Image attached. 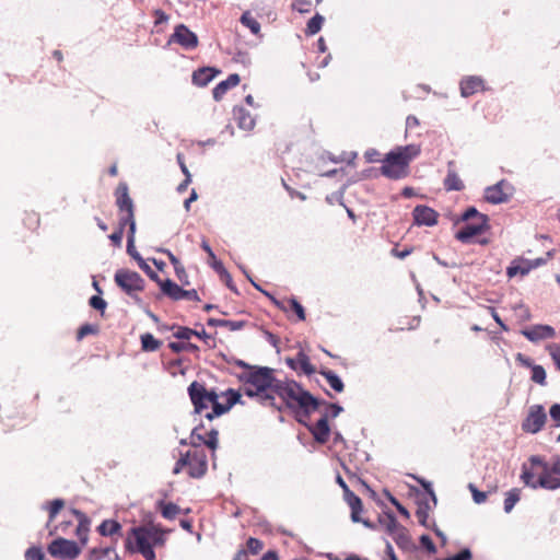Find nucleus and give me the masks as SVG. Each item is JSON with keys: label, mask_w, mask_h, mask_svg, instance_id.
I'll list each match as a JSON object with an SVG mask.
<instances>
[{"label": "nucleus", "mask_w": 560, "mask_h": 560, "mask_svg": "<svg viewBox=\"0 0 560 560\" xmlns=\"http://www.w3.org/2000/svg\"><path fill=\"white\" fill-rule=\"evenodd\" d=\"M179 511V506L175 503H162L161 514L166 520H174Z\"/></svg>", "instance_id": "nucleus-36"}, {"label": "nucleus", "mask_w": 560, "mask_h": 560, "mask_svg": "<svg viewBox=\"0 0 560 560\" xmlns=\"http://www.w3.org/2000/svg\"><path fill=\"white\" fill-rule=\"evenodd\" d=\"M170 42L177 43L185 49H194L198 45V37L187 26L179 24L175 27Z\"/></svg>", "instance_id": "nucleus-14"}, {"label": "nucleus", "mask_w": 560, "mask_h": 560, "mask_svg": "<svg viewBox=\"0 0 560 560\" xmlns=\"http://www.w3.org/2000/svg\"><path fill=\"white\" fill-rule=\"evenodd\" d=\"M125 226L126 225H122V220L119 219V228L117 231L113 232L110 235H109V240L112 241V243L115 245V246H120L121 245V241H122V236H124V230H125Z\"/></svg>", "instance_id": "nucleus-44"}, {"label": "nucleus", "mask_w": 560, "mask_h": 560, "mask_svg": "<svg viewBox=\"0 0 560 560\" xmlns=\"http://www.w3.org/2000/svg\"><path fill=\"white\" fill-rule=\"evenodd\" d=\"M326 155L331 162H334L336 164L347 162V164L349 165L355 159L357 153L351 151V152H343L339 156H335L331 153H327Z\"/></svg>", "instance_id": "nucleus-38"}, {"label": "nucleus", "mask_w": 560, "mask_h": 560, "mask_svg": "<svg viewBox=\"0 0 560 560\" xmlns=\"http://www.w3.org/2000/svg\"><path fill=\"white\" fill-rule=\"evenodd\" d=\"M233 560H248V551L245 548L238 549Z\"/></svg>", "instance_id": "nucleus-64"}, {"label": "nucleus", "mask_w": 560, "mask_h": 560, "mask_svg": "<svg viewBox=\"0 0 560 560\" xmlns=\"http://www.w3.org/2000/svg\"><path fill=\"white\" fill-rule=\"evenodd\" d=\"M240 75L236 73L230 74L226 80L221 81L213 89L212 94L215 101H220L224 94L231 89L236 86L240 83Z\"/></svg>", "instance_id": "nucleus-25"}, {"label": "nucleus", "mask_w": 560, "mask_h": 560, "mask_svg": "<svg viewBox=\"0 0 560 560\" xmlns=\"http://www.w3.org/2000/svg\"><path fill=\"white\" fill-rule=\"evenodd\" d=\"M420 542L430 553H434L436 551L432 539L428 535H422L420 537Z\"/></svg>", "instance_id": "nucleus-55"}, {"label": "nucleus", "mask_w": 560, "mask_h": 560, "mask_svg": "<svg viewBox=\"0 0 560 560\" xmlns=\"http://www.w3.org/2000/svg\"><path fill=\"white\" fill-rule=\"evenodd\" d=\"M345 499L351 509V518L353 522H360L359 514L362 512V501L352 491L345 494Z\"/></svg>", "instance_id": "nucleus-29"}, {"label": "nucleus", "mask_w": 560, "mask_h": 560, "mask_svg": "<svg viewBox=\"0 0 560 560\" xmlns=\"http://www.w3.org/2000/svg\"><path fill=\"white\" fill-rule=\"evenodd\" d=\"M312 434L318 443H326L329 440L330 428L327 416L322 417L311 429Z\"/></svg>", "instance_id": "nucleus-24"}, {"label": "nucleus", "mask_w": 560, "mask_h": 560, "mask_svg": "<svg viewBox=\"0 0 560 560\" xmlns=\"http://www.w3.org/2000/svg\"><path fill=\"white\" fill-rule=\"evenodd\" d=\"M135 234L128 233L127 241V253L138 262L139 268L147 273V276L153 280H159V275L151 269V267L147 264V261L141 257V255L137 252L135 245Z\"/></svg>", "instance_id": "nucleus-17"}, {"label": "nucleus", "mask_w": 560, "mask_h": 560, "mask_svg": "<svg viewBox=\"0 0 560 560\" xmlns=\"http://www.w3.org/2000/svg\"><path fill=\"white\" fill-rule=\"evenodd\" d=\"M188 395L194 406V412L202 415L203 411L210 407L211 411H208L205 417L208 420H213L217 417L228 412L234 405L243 404L241 400V393L233 388L226 389L222 395L226 398L225 404L219 402V394L214 389L208 390L206 386L197 381L192 382L188 386Z\"/></svg>", "instance_id": "nucleus-2"}, {"label": "nucleus", "mask_w": 560, "mask_h": 560, "mask_svg": "<svg viewBox=\"0 0 560 560\" xmlns=\"http://www.w3.org/2000/svg\"><path fill=\"white\" fill-rule=\"evenodd\" d=\"M482 90H485V81L481 77L469 75L460 81V94L463 97L471 96Z\"/></svg>", "instance_id": "nucleus-20"}, {"label": "nucleus", "mask_w": 560, "mask_h": 560, "mask_svg": "<svg viewBox=\"0 0 560 560\" xmlns=\"http://www.w3.org/2000/svg\"><path fill=\"white\" fill-rule=\"evenodd\" d=\"M322 375L326 378L329 386L336 392L340 393L343 390V382L342 380L332 371H323Z\"/></svg>", "instance_id": "nucleus-31"}, {"label": "nucleus", "mask_w": 560, "mask_h": 560, "mask_svg": "<svg viewBox=\"0 0 560 560\" xmlns=\"http://www.w3.org/2000/svg\"><path fill=\"white\" fill-rule=\"evenodd\" d=\"M420 152L421 149L418 144L396 147L382 160V175H390L392 170L402 171Z\"/></svg>", "instance_id": "nucleus-6"}, {"label": "nucleus", "mask_w": 560, "mask_h": 560, "mask_svg": "<svg viewBox=\"0 0 560 560\" xmlns=\"http://www.w3.org/2000/svg\"><path fill=\"white\" fill-rule=\"evenodd\" d=\"M88 560H120L115 547L93 548L89 553Z\"/></svg>", "instance_id": "nucleus-27"}, {"label": "nucleus", "mask_w": 560, "mask_h": 560, "mask_svg": "<svg viewBox=\"0 0 560 560\" xmlns=\"http://www.w3.org/2000/svg\"><path fill=\"white\" fill-rule=\"evenodd\" d=\"M185 456L188 458V475L191 478H201L208 469V460L205 451L195 446V448L188 451Z\"/></svg>", "instance_id": "nucleus-11"}, {"label": "nucleus", "mask_w": 560, "mask_h": 560, "mask_svg": "<svg viewBox=\"0 0 560 560\" xmlns=\"http://www.w3.org/2000/svg\"><path fill=\"white\" fill-rule=\"evenodd\" d=\"M521 480L525 486L537 489L556 490L560 488V457L550 462L539 455H533L522 465Z\"/></svg>", "instance_id": "nucleus-5"}, {"label": "nucleus", "mask_w": 560, "mask_h": 560, "mask_svg": "<svg viewBox=\"0 0 560 560\" xmlns=\"http://www.w3.org/2000/svg\"><path fill=\"white\" fill-rule=\"evenodd\" d=\"M522 334L530 341H539L553 338L556 335L555 329L549 325H535L522 331Z\"/></svg>", "instance_id": "nucleus-19"}, {"label": "nucleus", "mask_w": 560, "mask_h": 560, "mask_svg": "<svg viewBox=\"0 0 560 560\" xmlns=\"http://www.w3.org/2000/svg\"><path fill=\"white\" fill-rule=\"evenodd\" d=\"M48 552L60 560H73L80 555L81 549L73 540L57 538L49 544Z\"/></svg>", "instance_id": "nucleus-10"}, {"label": "nucleus", "mask_w": 560, "mask_h": 560, "mask_svg": "<svg viewBox=\"0 0 560 560\" xmlns=\"http://www.w3.org/2000/svg\"><path fill=\"white\" fill-rule=\"evenodd\" d=\"M116 203L122 214L119 219L122 220V225H129L130 234L136 233V221L133 213V202L129 196V189L126 183H120L116 189Z\"/></svg>", "instance_id": "nucleus-9"}, {"label": "nucleus", "mask_w": 560, "mask_h": 560, "mask_svg": "<svg viewBox=\"0 0 560 560\" xmlns=\"http://www.w3.org/2000/svg\"><path fill=\"white\" fill-rule=\"evenodd\" d=\"M155 282L159 284L164 295H166L173 301L182 300L183 288H180L176 282H174L171 279L162 280L160 277L159 280Z\"/></svg>", "instance_id": "nucleus-23"}, {"label": "nucleus", "mask_w": 560, "mask_h": 560, "mask_svg": "<svg viewBox=\"0 0 560 560\" xmlns=\"http://www.w3.org/2000/svg\"><path fill=\"white\" fill-rule=\"evenodd\" d=\"M365 159L370 163L376 162V161H382L381 160V153L377 150H375V149L368 150L365 152Z\"/></svg>", "instance_id": "nucleus-58"}, {"label": "nucleus", "mask_w": 560, "mask_h": 560, "mask_svg": "<svg viewBox=\"0 0 560 560\" xmlns=\"http://www.w3.org/2000/svg\"><path fill=\"white\" fill-rule=\"evenodd\" d=\"M197 198H198L197 192H196L195 189H192L191 192H190V196L184 202V207H185L186 211H189L190 203L192 201L197 200Z\"/></svg>", "instance_id": "nucleus-63"}, {"label": "nucleus", "mask_w": 560, "mask_h": 560, "mask_svg": "<svg viewBox=\"0 0 560 560\" xmlns=\"http://www.w3.org/2000/svg\"><path fill=\"white\" fill-rule=\"evenodd\" d=\"M444 187L446 190H460L464 188V184L460 177H445Z\"/></svg>", "instance_id": "nucleus-40"}, {"label": "nucleus", "mask_w": 560, "mask_h": 560, "mask_svg": "<svg viewBox=\"0 0 560 560\" xmlns=\"http://www.w3.org/2000/svg\"><path fill=\"white\" fill-rule=\"evenodd\" d=\"M182 300L199 301V295L195 289H191V290L183 289Z\"/></svg>", "instance_id": "nucleus-57"}, {"label": "nucleus", "mask_w": 560, "mask_h": 560, "mask_svg": "<svg viewBox=\"0 0 560 560\" xmlns=\"http://www.w3.org/2000/svg\"><path fill=\"white\" fill-rule=\"evenodd\" d=\"M202 429V427H196L192 432H191V435H190V443L192 446H200L202 444L207 445L209 448H211L212 451H214L218 446V431L214 430V429H211L208 434H207V438L203 436L201 433H200V430Z\"/></svg>", "instance_id": "nucleus-18"}, {"label": "nucleus", "mask_w": 560, "mask_h": 560, "mask_svg": "<svg viewBox=\"0 0 560 560\" xmlns=\"http://www.w3.org/2000/svg\"><path fill=\"white\" fill-rule=\"evenodd\" d=\"M65 502L61 499H56L49 503L48 512H49V522H51L59 511L63 508Z\"/></svg>", "instance_id": "nucleus-43"}, {"label": "nucleus", "mask_w": 560, "mask_h": 560, "mask_svg": "<svg viewBox=\"0 0 560 560\" xmlns=\"http://www.w3.org/2000/svg\"><path fill=\"white\" fill-rule=\"evenodd\" d=\"M237 365L244 369L237 376L244 394L265 407L281 411L273 397V389L279 382L275 377V370L267 366H250L244 361H237Z\"/></svg>", "instance_id": "nucleus-1"}, {"label": "nucleus", "mask_w": 560, "mask_h": 560, "mask_svg": "<svg viewBox=\"0 0 560 560\" xmlns=\"http://www.w3.org/2000/svg\"><path fill=\"white\" fill-rule=\"evenodd\" d=\"M464 226L456 232V238L462 243H468L474 236L483 233L488 229V217L478 212L474 207L468 208L463 214Z\"/></svg>", "instance_id": "nucleus-7"}, {"label": "nucleus", "mask_w": 560, "mask_h": 560, "mask_svg": "<svg viewBox=\"0 0 560 560\" xmlns=\"http://www.w3.org/2000/svg\"><path fill=\"white\" fill-rule=\"evenodd\" d=\"M211 266L220 275V277L230 279V273L224 268L222 261L218 260L215 256L214 259H211Z\"/></svg>", "instance_id": "nucleus-50"}, {"label": "nucleus", "mask_w": 560, "mask_h": 560, "mask_svg": "<svg viewBox=\"0 0 560 560\" xmlns=\"http://www.w3.org/2000/svg\"><path fill=\"white\" fill-rule=\"evenodd\" d=\"M219 73L214 68H201L192 73V82L197 86H206Z\"/></svg>", "instance_id": "nucleus-26"}, {"label": "nucleus", "mask_w": 560, "mask_h": 560, "mask_svg": "<svg viewBox=\"0 0 560 560\" xmlns=\"http://www.w3.org/2000/svg\"><path fill=\"white\" fill-rule=\"evenodd\" d=\"M90 305L95 308V310H98L101 311L102 313L105 311L106 306H107V303L106 301L98 296V295H93L90 301H89Z\"/></svg>", "instance_id": "nucleus-49"}, {"label": "nucleus", "mask_w": 560, "mask_h": 560, "mask_svg": "<svg viewBox=\"0 0 560 560\" xmlns=\"http://www.w3.org/2000/svg\"><path fill=\"white\" fill-rule=\"evenodd\" d=\"M188 458L184 455L180 456V458L176 462L173 474L177 475L182 471V469L187 466Z\"/></svg>", "instance_id": "nucleus-60"}, {"label": "nucleus", "mask_w": 560, "mask_h": 560, "mask_svg": "<svg viewBox=\"0 0 560 560\" xmlns=\"http://www.w3.org/2000/svg\"><path fill=\"white\" fill-rule=\"evenodd\" d=\"M277 406L291 410L302 421L318 408V400L295 381H280L273 389Z\"/></svg>", "instance_id": "nucleus-4"}, {"label": "nucleus", "mask_w": 560, "mask_h": 560, "mask_svg": "<svg viewBox=\"0 0 560 560\" xmlns=\"http://www.w3.org/2000/svg\"><path fill=\"white\" fill-rule=\"evenodd\" d=\"M71 512L77 517V520L79 522L78 527H77V536L79 537V539L81 540L82 544H85L88 541L90 521L85 516V514L79 510L73 509Z\"/></svg>", "instance_id": "nucleus-28"}, {"label": "nucleus", "mask_w": 560, "mask_h": 560, "mask_svg": "<svg viewBox=\"0 0 560 560\" xmlns=\"http://www.w3.org/2000/svg\"><path fill=\"white\" fill-rule=\"evenodd\" d=\"M141 346L144 351H156L160 346L161 341H159L152 334H143L141 335Z\"/></svg>", "instance_id": "nucleus-34"}, {"label": "nucleus", "mask_w": 560, "mask_h": 560, "mask_svg": "<svg viewBox=\"0 0 560 560\" xmlns=\"http://www.w3.org/2000/svg\"><path fill=\"white\" fill-rule=\"evenodd\" d=\"M120 529L121 525L114 520H105L97 527V532L102 536H113L115 534H118Z\"/></svg>", "instance_id": "nucleus-30"}, {"label": "nucleus", "mask_w": 560, "mask_h": 560, "mask_svg": "<svg viewBox=\"0 0 560 560\" xmlns=\"http://www.w3.org/2000/svg\"><path fill=\"white\" fill-rule=\"evenodd\" d=\"M96 329L92 326V325H83L80 327L79 331H78V338L79 339H82L83 337L90 335V334H93L95 332Z\"/></svg>", "instance_id": "nucleus-59"}, {"label": "nucleus", "mask_w": 560, "mask_h": 560, "mask_svg": "<svg viewBox=\"0 0 560 560\" xmlns=\"http://www.w3.org/2000/svg\"><path fill=\"white\" fill-rule=\"evenodd\" d=\"M194 334H197V330H194L188 327L178 326L174 332V337L180 340H189Z\"/></svg>", "instance_id": "nucleus-41"}, {"label": "nucleus", "mask_w": 560, "mask_h": 560, "mask_svg": "<svg viewBox=\"0 0 560 560\" xmlns=\"http://www.w3.org/2000/svg\"><path fill=\"white\" fill-rule=\"evenodd\" d=\"M513 191V186L506 179H501L485 190V199L493 205L502 203L510 199Z\"/></svg>", "instance_id": "nucleus-12"}, {"label": "nucleus", "mask_w": 560, "mask_h": 560, "mask_svg": "<svg viewBox=\"0 0 560 560\" xmlns=\"http://www.w3.org/2000/svg\"><path fill=\"white\" fill-rule=\"evenodd\" d=\"M292 8L301 13H305L310 11L311 2L307 0H296L292 3Z\"/></svg>", "instance_id": "nucleus-52"}, {"label": "nucleus", "mask_w": 560, "mask_h": 560, "mask_svg": "<svg viewBox=\"0 0 560 560\" xmlns=\"http://www.w3.org/2000/svg\"><path fill=\"white\" fill-rule=\"evenodd\" d=\"M114 281L137 304H142L139 294L144 290L145 281L138 272L125 268L118 269L114 275Z\"/></svg>", "instance_id": "nucleus-8"}, {"label": "nucleus", "mask_w": 560, "mask_h": 560, "mask_svg": "<svg viewBox=\"0 0 560 560\" xmlns=\"http://www.w3.org/2000/svg\"><path fill=\"white\" fill-rule=\"evenodd\" d=\"M413 222L417 225L433 226L438 223V212L427 206H417L412 211Z\"/></svg>", "instance_id": "nucleus-16"}, {"label": "nucleus", "mask_w": 560, "mask_h": 560, "mask_svg": "<svg viewBox=\"0 0 560 560\" xmlns=\"http://www.w3.org/2000/svg\"><path fill=\"white\" fill-rule=\"evenodd\" d=\"M411 252H412L411 248H405L404 250H399L398 248L395 247L392 249V255L399 259H404L407 256H409L411 254Z\"/></svg>", "instance_id": "nucleus-61"}, {"label": "nucleus", "mask_w": 560, "mask_h": 560, "mask_svg": "<svg viewBox=\"0 0 560 560\" xmlns=\"http://www.w3.org/2000/svg\"><path fill=\"white\" fill-rule=\"evenodd\" d=\"M532 380L539 384H546V371L541 365H534L532 369Z\"/></svg>", "instance_id": "nucleus-39"}, {"label": "nucleus", "mask_w": 560, "mask_h": 560, "mask_svg": "<svg viewBox=\"0 0 560 560\" xmlns=\"http://www.w3.org/2000/svg\"><path fill=\"white\" fill-rule=\"evenodd\" d=\"M220 325L222 327H228L230 330L232 331H235V330H240L244 327V322H240V320H224V322H220Z\"/></svg>", "instance_id": "nucleus-53"}, {"label": "nucleus", "mask_w": 560, "mask_h": 560, "mask_svg": "<svg viewBox=\"0 0 560 560\" xmlns=\"http://www.w3.org/2000/svg\"><path fill=\"white\" fill-rule=\"evenodd\" d=\"M241 23L244 26L248 27L254 35H258L260 33L259 22L256 19H254L248 11L242 14Z\"/></svg>", "instance_id": "nucleus-33"}, {"label": "nucleus", "mask_w": 560, "mask_h": 560, "mask_svg": "<svg viewBox=\"0 0 560 560\" xmlns=\"http://www.w3.org/2000/svg\"><path fill=\"white\" fill-rule=\"evenodd\" d=\"M401 532H396L393 537L399 546H406L409 542V536L407 529L401 526Z\"/></svg>", "instance_id": "nucleus-48"}, {"label": "nucleus", "mask_w": 560, "mask_h": 560, "mask_svg": "<svg viewBox=\"0 0 560 560\" xmlns=\"http://www.w3.org/2000/svg\"><path fill=\"white\" fill-rule=\"evenodd\" d=\"M547 415L541 405H533L529 407L528 415L523 421L522 429L528 433H537L545 425Z\"/></svg>", "instance_id": "nucleus-13"}, {"label": "nucleus", "mask_w": 560, "mask_h": 560, "mask_svg": "<svg viewBox=\"0 0 560 560\" xmlns=\"http://www.w3.org/2000/svg\"><path fill=\"white\" fill-rule=\"evenodd\" d=\"M323 23H324V18L320 15V14H315L308 22H307V25H306V34L307 35H315L317 34L322 26H323Z\"/></svg>", "instance_id": "nucleus-35"}, {"label": "nucleus", "mask_w": 560, "mask_h": 560, "mask_svg": "<svg viewBox=\"0 0 560 560\" xmlns=\"http://www.w3.org/2000/svg\"><path fill=\"white\" fill-rule=\"evenodd\" d=\"M386 530L393 536L396 532H401V525L397 522L396 517L392 514L387 515L385 522Z\"/></svg>", "instance_id": "nucleus-42"}, {"label": "nucleus", "mask_w": 560, "mask_h": 560, "mask_svg": "<svg viewBox=\"0 0 560 560\" xmlns=\"http://www.w3.org/2000/svg\"><path fill=\"white\" fill-rule=\"evenodd\" d=\"M521 498V490L517 488H513L510 491L506 492L505 499H504V511L506 513H510L515 504L520 501Z\"/></svg>", "instance_id": "nucleus-32"}, {"label": "nucleus", "mask_w": 560, "mask_h": 560, "mask_svg": "<svg viewBox=\"0 0 560 560\" xmlns=\"http://www.w3.org/2000/svg\"><path fill=\"white\" fill-rule=\"evenodd\" d=\"M245 549L248 551V555L256 556L264 549V542L258 538L249 537Z\"/></svg>", "instance_id": "nucleus-37"}, {"label": "nucleus", "mask_w": 560, "mask_h": 560, "mask_svg": "<svg viewBox=\"0 0 560 560\" xmlns=\"http://www.w3.org/2000/svg\"><path fill=\"white\" fill-rule=\"evenodd\" d=\"M289 304L291 305V308L298 315L299 319L300 320H304L305 319V312H304L303 306L295 299H290L289 300Z\"/></svg>", "instance_id": "nucleus-51"}, {"label": "nucleus", "mask_w": 560, "mask_h": 560, "mask_svg": "<svg viewBox=\"0 0 560 560\" xmlns=\"http://www.w3.org/2000/svg\"><path fill=\"white\" fill-rule=\"evenodd\" d=\"M549 353L556 364V366L560 370V345H553L549 348Z\"/></svg>", "instance_id": "nucleus-54"}, {"label": "nucleus", "mask_w": 560, "mask_h": 560, "mask_svg": "<svg viewBox=\"0 0 560 560\" xmlns=\"http://www.w3.org/2000/svg\"><path fill=\"white\" fill-rule=\"evenodd\" d=\"M544 262L542 259H536L534 262L529 260H514L512 261L511 266L506 269V275L510 278H513L517 275L525 276L527 275L533 268H536L540 266Z\"/></svg>", "instance_id": "nucleus-21"}, {"label": "nucleus", "mask_w": 560, "mask_h": 560, "mask_svg": "<svg viewBox=\"0 0 560 560\" xmlns=\"http://www.w3.org/2000/svg\"><path fill=\"white\" fill-rule=\"evenodd\" d=\"M26 560H45V555L38 547H31L25 552Z\"/></svg>", "instance_id": "nucleus-45"}, {"label": "nucleus", "mask_w": 560, "mask_h": 560, "mask_svg": "<svg viewBox=\"0 0 560 560\" xmlns=\"http://www.w3.org/2000/svg\"><path fill=\"white\" fill-rule=\"evenodd\" d=\"M168 534V529L153 523L133 526L127 533L125 548L130 553L141 555L144 560H156L155 549L165 546Z\"/></svg>", "instance_id": "nucleus-3"}, {"label": "nucleus", "mask_w": 560, "mask_h": 560, "mask_svg": "<svg viewBox=\"0 0 560 560\" xmlns=\"http://www.w3.org/2000/svg\"><path fill=\"white\" fill-rule=\"evenodd\" d=\"M287 365L298 374L312 375L315 372L308 355L304 351H299L295 357L285 359Z\"/></svg>", "instance_id": "nucleus-15"}, {"label": "nucleus", "mask_w": 560, "mask_h": 560, "mask_svg": "<svg viewBox=\"0 0 560 560\" xmlns=\"http://www.w3.org/2000/svg\"><path fill=\"white\" fill-rule=\"evenodd\" d=\"M468 488L472 494V499L477 504H481L487 500V493L479 491L474 483H469Z\"/></svg>", "instance_id": "nucleus-46"}, {"label": "nucleus", "mask_w": 560, "mask_h": 560, "mask_svg": "<svg viewBox=\"0 0 560 560\" xmlns=\"http://www.w3.org/2000/svg\"><path fill=\"white\" fill-rule=\"evenodd\" d=\"M418 126H419V119L413 115H409L406 119V128L412 129Z\"/></svg>", "instance_id": "nucleus-62"}, {"label": "nucleus", "mask_w": 560, "mask_h": 560, "mask_svg": "<svg viewBox=\"0 0 560 560\" xmlns=\"http://www.w3.org/2000/svg\"><path fill=\"white\" fill-rule=\"evenodd\" d=\"M551 419L556 422V425H560V404H553L549 410Z\"/></svg>", "instance_id": "nucleus-56"}, {"label": "nucleus", "mask_w": 560, "mask_h": 560, "mask_svg": "<svg viewBox=\"0 0 560 560\" xmlns=\"http://www.w3.org/2000/svg\"><path fill=\"white\" fill-rule=\"evenodd\" d=\"M416 517L420 525L424 527H429L428 520H429V512L427 506H420L416 511Z\"/></svg>", "instance_id": "nucleus-47"}, {"label": "nucleus", "mask_w": 560, "mask_h": 560, "mask_svg": "<svg viewBox=\"0 0 560 560\" xmlns=\"http://www.w3.org/2000/svg\"><path fill=\"white\" fill-rule=\"evenodd\" d=\"M234 119L237 122L240 129L250 131L255 127V119L248 110L242 106H235L233 108Z\"/></svg>", "instance_id": "nucleus-22"}]
</instances>
